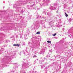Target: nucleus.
<instances>
[{
    "label": "nucleus",
    "instance_id": "1",
    "mask_svg": "<svg viewBox=\"0 0 73 73\" xmlns=\"http://www.w3.org/2000/svg\"><path fill=\"white\" fill-rule=\"evenodd\" d=\"M13 46H18L19 47V45L18 44H14L13 45Z\"/></svg>",
    "mask_w": 73,
    "mask_h": 73
},
{
    "label": "nucleus",
    "instance_id": "2",
    "mask_svg": "<svg viewBox=\"0 0 73 73\" xmlns=\"http://www.w3.org/2000/svg\"><path fill=\"white\" fill-rule=\"evenodd\" d=\"M40 33V31L38 32H37L36 33V34H37L38 35H39Z\"/></svg>",
    "mask_w": 73,
    "mask_h": 73
},
{
    "label": "nucleus",
    "instance_id": "3",
    "mask_svg": "<svg viewBox=\"0 0 73 73\" xmlns=\"http://www.w3.org/2000/svg\"><path fill=\"white\" fill-rule=\"evenodd\" d=\"M47 42L48 43H50V44H51V41H49V40L47 41Z\"/></svg>",
    "mask_w": 73,
    "mask_h": 73
},
{
    "label": "nucleus",
    "instance_id": "4",
    "mask_svg": "<svg viewBox=\"0 0 73 73\" xmlns=\"http://www.w3.org/2000/svg\"><path fill=\"white\" fill-rule=\"evenodd\" d=\"M56 35H57V34L55 33L54 34H53L52 36H56Z\"/></svg>",
    "mask_w": 73,
    "mask_h": 73
},
{
    "label": "nucleus",
    "instance_id": "5",
    "mask_svg": "<svg viewBox=\"0 0 73 73\" xmlns=\"http://www.w3.org/2000/svg\"><path fill=\"white\" fill-rule=\"evenodd\" d=\"M65 14L66 15V17H68V14H67L66 13H65Z\"/></svg>",
    "mask_w": 73,
    "mask_h": 73
},
{
    "label": "nucleus",
    "instance_id": "6",
    "mask_svg": "<svg viewBox=\"0 0 73 73\" xmlns=\"http://www.w3.org/2000/svg\"><path fill=\"white\" fill-rule=\"evenodd\" d=\"M36 57V55H34V56H33V57Z\"/></svg>",
    "mask_w": 73,
    "mask_h": 73
}]
</instances>
